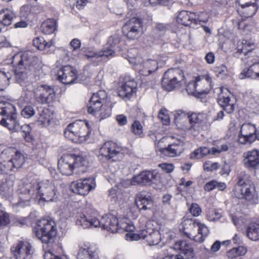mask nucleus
<instances>
[{"instance_id": "1", "label": "nucleus", "mask_w": 259, "mask_h": 259, "mask_svg": "<svg viewBox=\"0 0 259 259\" xmlns=\"http://www.w3.org/2000/svg\"><path fill=\"white\" fill-rule=\"evenodd\" d=\"M36 194L40 199L47 202L56 201L59 193L54 184L49 180L33 181L23 188L19 196V201L13 203L16 206L24 207L29 205L31 197Z\"/></svg>"}, {"instance_id": "2", "label": "nucleus", "mask_w": 259, "mask_h": 259, "mask_svg": "<svg viewBox=\"0 0 259 259\" xmlns=\"http://www.w3.org/2000/svg\"><path fill=\"white\" fill-rule=\"evenodd\" d=\"M76 223L77 225L80 226L84 229L101 227L102 229L112 233L117 232L119 229L117 218L110 214L103 215L100 220L95 216L80 214L76 220Z\"/></svg>"}, {"instance_id": "3", "label": "nucleus", "mask_w": 259, "mask_h": 259, "mask_svg": "<svg viewBox=\"0 0 259 259\" xmlns=\"http://www.w3.org/2000/svg\"><path fill=\"white\" fill-rule=\"evenodd\" d=\"M238 190L234 191V195L239 199H244L249 204L258 203V197L254 185L248 180V176L241 173L238 178Z\"/></svg>"}, {"instance_id": "4", "label": "nucleus", "mask_w": 259, "mask_h": 259, "mask_svg": "<svg viewBox=\"0 0 259 259\" xmlns=\"http://www.w3.org/2000/svg\"><path fill=\"white\" fill-rule=\"evenodd\" d=\"M34 233L35 236L43 243L50 246L54 242L57 234L56 223L52 220L41 219L38 221Z\"/></svg>"}, {"instance_id": "5", "label": "nucleus", "mask_w": 259, "mask_h": 259, "mask_svg": "<svg viewBox=\"0 0 259 259\" xmlns=\"http://www.w3.org/2000/svg\"><path fill=\"white\" fill-rule=\"evenodd\" d=\"M90 133L88 123L82 120H76L70 123L64 132L66 138L77 143H82L87 141Z\"/></svg>"}, {"instance_id": "6", "label": "nucleus", "mask_w": 259, "mask_h": 259, "mask_svg": "<svg viewBox=\"0 0 259 259\" xmlns=\"http://www.w3.org/2000/svg\"><path fill=\"white\" fill-rule=\"evenodd\" d=\"M107 93L104 91H99L94 94L88 104L89 113L96 115L98 113L101 119L109 117L111 113V109L106 108L105 105L107 100Z\"/></svg>"}, {"instance_id": "7", "label": "nucleus", "mask_w": 259, "mask_h": 259, "mask_svg": "<svg viewBox=\"0 0 259 259\" xmlns=\"http://www.w3.org/2000/svg\"><path fill=\"white\" fill-rule=\"evenodd\" d=\"M183 71L179 68H170L163 74L161 84L164 89L171 91L185 83Z\"/></svg>"}, {"instance_id": "8", "label": "nucleus", "mask_w": 259, "mask_h": 259, "mask_svg": "<svg viewBox=\"0 0 259 259\" xmlns=\"http://www.w3.org/2000/svg\"><path fill=\"white\" fill-rule=\"evenodd\" d=\"M32 90L35 101L39 104H51L56 99V92L53 86L37 84Z\"/></svg>"}, {"instance_id": "9", "label": "nucleus", "mask_w": 259, "mask_h": 259, "mask_svg": "<svg viewBox=\"0 0 259 259\" xmlns=\"http://www.w3.org/2000/svg\"><path fill=\"white\" fill-rule=\"evenodd\" d=\"M36 60L32 52H25L15 54L12 58V64L17 69L29 70L34 65Z\"/></svg>"}, {"instance_id": "10", "label": "nucleus", "mask_w": 259, "mask_h": 259, "mask_svg": "<svg viewBox=\"0 0 259 259\" xmlns=\"http://www.w3.org/2000/svg\"><path fill=\"white\" fill-rule=\"evenodd\" d=\"M238 3L244 10L243 15H241V18L232 19V21L234 26L238 29L241 27V23L244 20V18H248L252 16L257 11V7L255 3V0H236Z\"/></svg>"}, {"instance_id": "11", "label": "nucleus", "mask_w": 259, "mask_h": 259, "mask_svg": "<svg viewBox=\"0 0 259 259\" xmlns=\"http://www.w3.org/2000/svg\"><path fill=\"white\" fill-rule=\"evenodd\" d=\"M143 22L140 18L130 19L123 26L122 32L130 39H135L140 36L142 30Z\"/></svg>"}, {"instance_id": "12", "label": "nucleus", "mask_w": 259, "mask_h": 259, "mask_svg": "<svg viewBox=\"0 0 259 259\" xmlns=\"http://www.w3.org/2000/svg\"><path fill=\"white\" fill-rule=\"evenodd\" d=\"M95 187L96 183L94 178L79 180L72 182L70 185V188L73 193L83 196L87 195L90 191L94 189Z\"/></svg>"}, {"instance_id": "13", "label": "nucleus", "mask_w": 259, "mask_h": 259, "mask_svg": "<svg viewBox=\"0 0 259 259\" xmlns=\"http://www.w3.org/2000/svg\"><path fill=\"white\" fill-rule=\"evenodd\" d=\"M16 259H30L33 252L32 245L27 241H19L11 248Z\"/></svg>"}, {"instance_id": "14", "label": "nucleus", "mask_w": 259, "mask_h": 259, "mask_svg": "<svg viewBox=\"0 0 259 259\" xmlns=\"http://www.w3.org/2000/svg\"><path fill=\"white\" fill-rule=\"evenodd\" d=\"M256 131L253 124L250 123L243 124L238 136V142L242 145L251 144L254 142Z\"/></svg>"}, {"instance_id": "15", "label": "nucleus", "mask_w": 259, "mask_h": 259, "mask_svg": "<svg viewBox=\"0 0 259 259\" xmlns=\"http://www.w3.org/2000/svg\"><path fill=\"white\" fill-rule=\"evenodd\" d=\"M57 78L62 83L70 84L75 82L77 80V71L70 65L63 66L57 74Z\"/></svg>"}, {"instance_id": "16", "label": "nucleus", "mask_w": 259, "mask_h": 259, "mask_svg": "<svg viewBox=\"0 0 259 259\" xmlns=\"http://www.w3.org/2000/svg\"><path fill=\"white\" fill-rule=\"evenodd\" d=\"M121 150V147L118 146L116 143L107 141L100 148L99 157L104 158L106 160L115 161L113 158L118 155Z\"/></svg>"}, {"instance_id": "17", "label": "nucleus", "mask_w": 259, "mask_h": 259, "mask_svg": "<svg viewBox=\"0 0 259 259\" xmlns=\"http://www.w3.org/2000/svg\"><path fill=\"white\" fill-rule=\"evenodd\" d=\"M184 142L181 140H177L169 144L167 147L161 148L159 151L164 156L174 157L180 156L184 151Z\"/></svg>"}, {"instance_id": "18", "label": "nucleus", "mask_w": 259, "mask_h": 259, "mask_svg": "<svg viewBox=\"0 0 259 259\" xmlns=\"http://www.w3.org/2000/svg\"><path fill=\"white\" fill-rule=\"evenodd\" d=\"M187 223H188L189 225H192L194 227H197L198 234V235H200V236L199 237L197 236H193L192 239L196 242L199 243L202 242L209 234L208 228L204 224L201 223L197 220H188ZM185 224H186V222H185ZM185 234L188 238H192V236L190 235V233L185 232Z\"/></svg>"}, {"instance_id": "19", "label": "nucleus", "mask_w": 259, "mask_h": 259, "mask_svg": "<svg viewBox=\"0 0 259 259\" xmlns=\"http://www.w3.org/2000/svg\"><path fill=\"white\" fill-rule=\"evenodd\" d=\"M158 174L155 170L143 171L139 175L134 176L131 180L132 185H140L145 186L149 185L157 178Z\"/></svg>"}, {"instance_id": "20", "label": "nucleus", "mask_w": 259, "mask_h": 259, "mask_svg": "<svg viewBox=\"0 0 259 259\" xmlns=\"http://www.w3.org/2000/svg\"><path fill=\"white\" fill-rule=\"evenodd\" d=\"M243 164L249 168L256 169L259 167V150L254 149L243 153Z\"/></svg>"}, {"instance_id": "21", "label": "nucleus", "mask_w": 259, "mask_h": 259, "mask_svg": "<svg viewBox=\"0 0 259 259\" xmlns=\"http://www.w3.org/2000/svg\"><path fill=\"white\" fill-rule=\"evenodd\" d=\"M74 160L70 154L63 155L58 162V167L63 175L70 176L74 169Z\"/></svg>"}, {"instance_id": "22", "label": "nucleus", "mask_w": 259, "mask_h": 259, "mask_svg": "<svg viewBox=\"0 0 259 259\" xmlns=\"http://www.w3.org/2000/svg\"><path fill=\"white\" fill-rule=\"evenodd\" d=\"M120 42V37L119 35L114 34L110 36L103 48L105 57H113L116 51H120L121 49L119 45Z\"/></svg>"}, {"instance_id": "23", "label": "nucleus", "mask_w": 259, "mask_h": 259, "mask_svg": "<svg viewBox=\"0 0 259 259\" xmlns=\"http://www.w3.org/2000/svg\"><path fill=\"white\" fill-rule=\"evenodd\" d=\"M137 86V82L133 79L125 81L118 89L119 97L124 100H129L133 94L136 92Z\"/></svg>"}, {"instance_id": "24", "label": "nucleus", "mask_w": 259, "mask_h": 259, "mask_svg": "<svg viewBox=\"0 0 259 259\" xmlns=\"http://www.w3.org/2000/svg\"><path fill=\"white\" fill-rule=\"evenodd\" d=\"M77 259H99L98 249L96 246L90 245H84L79 248Z\"/></svg>"}, {"instance_id": "25", "label": "nucleus", "mask_w": 259, "mask_h": 259, "mask_svg": "<svg viewBox=\"0 0 259 259\" xmlns=\"http://www.w3.org/2000/svg\"><path fill=\"white\" fill-rule=\"evenodd\" d=\"M135 202L139 210H147L150 209L152 205V200L151 196L145 192H140L136 195Z\"/></svg>"}, {"instance_id": "26", "label": "nucleus", "mask_w": 259, "mask_h": 259, "mask_svg": "<svg viewBox=\"0 0 259 259\" xmlns=\"http://www.w3.org/2000/svg\"><path fill=\"white\" fill-rule=\"evenodd\" d=\"M12 150L5 149L0 154V173L1 174H9L10 170L7 171V166L12 160Z\"/></svg>"}, {"instance_id": "27", "label": "nucleus", "mask_w": 259, "mask_h": 259, "mask_svg": "<svg viewBox=\"0 0 259 259\" xmlns=\"http://www.w3.org/2000/svg\"><path fill=\"white\" fill-rule=\"evenodd\" d=\"M174 248L180 250L188 258H193L195 255L193 248L186 241H178L174 245Z\"/></svg>"}, {"instance_id": "28", "label": "nucleus", "mask_w": 259, "mask_h": 259, "mask_svg": "<svg viewBox=\"0 0 259 259\" xmlns=\"http://www.w3.org/2000/svg\"><path fill=\"white\" fill-rule=\"evenodd\" d=\"M2 125L8 128L10 131L18 132L20 129L18 114L6 117L2 120Z\"/></svg>"}, {"instance_id": "29", "label": "nucleus", "mask_w": 259, "mask_h": 259, "mask_svg": "<svg viewBox=\"0 0 259 259\" xmlns=\"http://www.w3.org/2000/svg\"><path fill=\"white\" fill-rule=\"evenodd\" d=\"M194 14L186 11H182L179 12L177 17V21L178 23L184 26L192 27L193 25V20H195Z\"/></svg>"}, {"instance_id": "30", "label": "nucleus", "mask_w": 259, "mask_h": 259, "mask_svg": "<svg viewBox=\"0 0 259 259\" xmlns=\"http://www.w3.org/2000/svg\"><path fill=\"white\" fill-rule=\"evenodd\" d=\"M51 118V114L48 108L40 107L38 109L37 123L42 127L48 126Z\"/></svg>"}, {"instance_id": "31", "label": "nucleus", "mask_w": 259, "mask_h": 259, "mask_svg": "<svg viewBox=\"0 0 259 259\" xmlns=\"http://www.w3.org/2000/svg\"><path fill=\"white\" fill-rule=\"evenodd\" d=\"M11 157L12 160L7 166V171L10 170V173L15 169L20 168L24 163V157L19 152H16L15 155Z\"/></svg>"}, {"instance_id": "32", "label": "nucleus", "mask_w": 259, "mask_h": 259, "mask_svg": "<svg viewBox=\"0 0 259 259\" xmlns=\"http://www.w3.org/2000/svg\"><path fill=\"white\" fill-rule=\"evenodd\" d=\"M201 81V77L197 76L195 78L194 81H191L189 82L186 87V91L188 94L193 95L194 94H203L207 93L202 89L200 88L198 82Z\"/></svg>"}, {"instance_id": "33", "label": "nucleus", "mask_w": 259, "mask_h": 259, "mask_svg": "<svg viewBox=\"0 0 259 259\" xmlns=\"http://www.w3.org/2000/svg\"><path fill=\"white\" fill-rule=\"evenodd\" d=\"M246 236L252 241L259 240V224L255 222L249 223L246 228Z\"/></svg>"}, {"instance_id": "34", "label": "nucleus", "mask_w": 259, "mask_h": 259, "mask_svg": "<svg viewBox=\"0 0 259 259\" xmlns=\"http://www.w3.org/2000/svg\"><path fill=\"white\" fill-rule=\"evenodd\" d=\"M0 111L5 118L17 114L15 106L7 101L0 102Z\"/></svg>"}, {"instance_id": "35", "label": "nucleus", "mask_w": 259, "mask_h": 259, "mask_svg": "<svg viewBox=\"0 0 259 259\" xmlns=\"http://www.w3.org/2000/svg\"><path fill=\"white\" fill-rule=\"evenodd\" d=\"M143 70L140 68V71L143 75H149L158 68V63L155 60L148 59L144 61L143 63Z\"/></svg>"}, {"instance_id": "36", "label": "nucleus", "mask_w": 259, "mask_h": 259, "mask_svg": "<svg viewBox=\"0 0 259 259\" xmlns=\"http://www.w3.org/2000/svg\"><path fill=\"white\" fill-rule=\"evenodd\" d=\"M73 158L74 161V169L76 168H82L81 171H84L88 166L89 162L87 158L83 156L82 153L70 154Z\"/></svg>"}, {"instance_id": "37", "label": "nucleus", "mask_w": 259, "mask_h": 259, "mask_svg": "<svg viewBox=\"0 0 259 259\" xmlns=\"http://www.w3.org/2000/svg\"><path fill=\"white\" fill-rule=\"evenodd\" d=\"M218 103L222 108L223 110L228 114H231L233 112L235 107L234 104L231 103L230 98L220 96L218 101Z\"/></svg>"}, {"instance_id": "38", "label": "nucleus", "mask_w": 259, "mask_h": 259, "mask_svg": "<svg viewBox=\"0 0 259 259\" xmlns=\"http://www.w3.org/2000/svg\"><path fill=\"white\" fill-rule=\"evenodd\" d=\"M13 191V182L5 179L0 183V194L7 197L10 196Z\"/></svg>"}, {"instance_id": "39", "label": "nucleus", "mask_w": 259, "mask_h": 259, "mask_svg": "<svg viewBox=\"0 0 259 259\" xmlns=\"http://www.w3.org/2000/svg\"><path fill=\"white\" fill-rule=\"evenodd\" d=\"M15 17L14 13L8 9H3L0 11V22L4 25H10Z\"/></svg>"}, {"instance_id": "40", "label": "nucleus", "mask_w": 259, "mask_h": 259, "mask_svg": "<svg viewBox=\"0 0 259 259\" xmlns=\"http://www.w3.org/2000/svg\"><path fill=\"white\" fill-rule=\"evenodd\" d=\"M257 71L254 64H252L248 68L242 70L239 75V78L240 79L247 78L255 79V75Z\"/></svg>"}, {"instance_id": "41", "label": "nucleus", "mask_w": 259, "mask_h": 259, "mask_svg": "<svg viewBox=\"0 0 259 259\" xmlns=\"http://www.w3.org/2000/svg\"><path fill=\"white\" fill-rule=\"evenodd\" d=\"M226 188V185L223 182H219L216 180H211L206 183L204 189L205 191L209 192L215 189H218L219 191H223Z\"/></svg>"}, {"instance_id": "42", "label": "nucleus", "mask_w": 259, "mask_h": 259, "mask_svg": "<svg viewBox=\"0 0 259 259\" xmlns=\"http://www.w3.org/2000/svg\"><path fill=\"white\" fill-rule=\"evenodd\" d=\"M247 249L242 246L234 247L227 252L226 255L230 259H233L240 256L245 255L247 252Z\"/></svg>"}, {"instance_id": "43", "label": "nucleus", "mask_w": 259, "mask_h": 259, "mask_svg": "<svg viewBox=\"0 0 259 259\" xmlns=\"http://www.w3.org/2000/svg\"><path fill=\"white\" fill-rule=\"evenodd\" d=\"M33 45L39 50H44L47 48H50L53 46L52 40L46 42L42 37H37L33 40Z\"/></svg>"}, {"instance_id": "44", "label": "nucleus", "mask_w": 259, "mask_h": 259, "mask_svg": "<svg viewBox=\"0 0 259 259\" xmlns=\"http://www.w3.org/2000/svg\"><path fill=\"white\" fill-rule=\"evenodd\" d=\"M161 235L158 231L152 230V231L148 232L146 241L150 245H154L158 244L160 242Z\"/></svg>"}, {"instance_id": "45", "label": "nucleus", "mask_w": 259, "mask_h": 259, "mask_svg": "<svg viewBox=\"0 0 259 259\" xmlns=\"http://www.w3.org/2000/svg\"><path fill=\"white\" fill-rule=\"evenodd\" d=\"M253 44L246 40L243 39L241 42V46H238L236 53H243L244 55L251 52L253 50Z\"/></svg>"}, {"instance_id": "46", "label": "nucleus", "mask_w": 259, "mask_h": 259, "mask_svg": "<svg viewBox=\"0 0 259 259\" xmlns=\"http://www.w3.org/2000/svg\"><path fill=\"white\" fill-rule=\"evenodd\" d=\"M206 118V115L203 113H193L187 116L191 127H193L195 124L201 123Z\"/></svg>"}, {"instance_id": "47", "label": "nucleus", "mask_w": 259, "mask_h": 259, "mask_svg": "<svg viewBox=\"0 0 259 259\" xmlns=\"http://www.w3.org/2000/svg\"><path fill=\"white\" fill-rule=\"evenodd\" d=\"M195 20H193V25H195L198 24L206 23L208 21V16L207 14L204 12L199 13H193Z\"/></svg>"}, {"instance_id": "48", "label": "nucleus", "mask_w": 259, "mask_h": 259, "mask_svg": "<svg viewBox=\"0 0 259 259\" xmlns=\"http://www.w3.org/2000/svg\"><path fill=\"white\" fill-rule=\"evenodd\" d=\"M41 29L42 32L47 34L53 33L55 29V22L51 20H48L44 22L42 26Z\"/></svg>"}, {"instance_id": "49", "label": "nucleus", "mask_w": 259, "mask_h": 259, "mask_svg": "<svg viewBox=\"0 0 259 259\" xmlns=\"http://www.w3.org/2000/svg\"><path fill=\"white\" fill-rule=\"evenodd\" d=\"M221 217V215L215 209L210 208L206 211V219L209 221H217Z\"/></svg>"}, {"instance_id": "50", "label": "nucleus", "mask_w": 259, "mask_h": 259, "mask_svg": "<svg viewBox=\"0 0 259 259\" xmlns=\"http://www.w3.org/2000/svg\"><path fill=\"white\" fill-rule=\"evenodd\" d=\"M216 76L221 79H224L228 75V70L226 66L222 65L214 68Z\"/></svg>"}, {"instance_id": "51", "label": "nucleus", "mask_w": 259, "mask_h": 259, "mask_svg": "<svg viewBox=\"0 0 259 259\" xmlns=\"http://www.w3.org/2000/svg\"><path fill=\"white\" fill-rule=\"evenodd\" d=\"M35 114L34 108L30 105L26 106L21 111V115L24 118H29Z\"/></svg>"}, {"instance_id": "52", "label": "nucleus", "mask_w": 259, "mask_h": 259, "mask_svg": "<svg viewBox=\"0 0 259 259\" xmlns=\"http://www.w3.org/2000/svg\"><path fill=\"white\" fill-rule=\"evenodd\" d=\"M158 118L164 125H167L169 122V116L167 114V111L165 109H161L158 113Z\"/></svg>"}, {"instance_id": "53", "label": "nucleus", "mask_w": 259, "mask_h": 259, "mask_svg": "<svg viewBox=\"0 0 259 259\" xmlns=\"http://www.w3.org/2000/svg\"><path fill=\"white\" fill-rule=\"evenodd\" d=\"M149 231L147 230H143L140 231L138 233L132 234L131 235V239L133 240H138L141 239H147Z\"/></svg>"}, {"instance_id": "54", "label": "nucleus", "mask_w": 259, "mask_h": 259, "mask_svg": "<svg viewBox=\"0 0 259 259\" xmlns=\"http://www.w3.org/2000/svg\"><path fill=\"white\" fill-rule=\"evenodd\" d=\"M85 57L88 58H100L102 57H105V54L104 52L103 49L99 52H95L92 51H89L87 52L85 54Z\"/></svg>"}, {"instance_id": "55", "label": "nucleus", "mask_w": 259, "mask_h": 259, "mask_svg": "<svg viewBox=\"0 0 259 259\" xmlns=\"http://www.w3.org/2000/svg\"><path fill=\"white\" fill-rule=\"evenodd\" d=\"M219 167V165L218 162H214L211 163L209 161L205 162L203 164V168L205 170L208 171H211L213 170H216Z\"/></svg>"}, {"instance_id": "56", "label": "nucleus", "mask_w": 259, "mask_h": 259, "mask_svg": "<svg viewBox=\"0 0 259 259\" xmlns=\"http://www.w3.org/2000/svg\"><path fill=\"white\" fill-rule=\"evenodd\" d=\"M190 212L194 217L199 216L201 213V209L199 205L195 203H192L189 208Z\"/></svg>"}, {"instance_id": "57", "label": "nucleus", "mask_w": 259, "mask_h": 259, "mask_svg": "<svg viewBox=\"0 0 259 259\" xmlns=\"http://www.w3.org/2000/svg\"><path fill=\"white\" fill-rule=\"evenodd\" d=\"M132 130L135 134L141 135L143 132L142 126L138 121H135L132 126Z\"/></svg>"}, {"instance_id": "58", "label": "nucleus", "mask_w": 259, "mask_h": 259, "mask_svg": "<svg viewBox=\"0 0 259 259\" xmlns=\"http://www.w3.org/2000/svg\"><path fill=\"white\" fill-rule=\"evenodd\" d=\"M118 231H124L125 232H132L135 230V227L132 224L122 223L120 227H119Z\"/></svg>"}, {"instance_id": "59", "label": "nucleus", "mask_w": 259, "mask_h": 259, "mask_svg": "<svg viewBox=\"0 0 259 259\" xmlns=\"http://www.w3.org/2000/svg\"><path fill=\"white\" fill-rule=\"evenodd\" d=\"M171 28V26L169 24L157 23L155 26V29L160 32H165Z\"/></svg>"}, {"instance_id": "60", "label": "nucleus", "mask_w": 259, "mask_h": 259, "mask_svg": "<svg viewBox=\"0 0 259 259\" xmlns=\"http://www.w3.org/2000/svg\"><path fill=\"white\" fill-rule=\"evenodd\" d=\"M159 166L164 171L167 173H169L172 171L174 168L172 164L166 163L160 164Z\"/></svg>"}, {"instance_id": "61", "label": "nucleus", "mask_w": 259, "mask_h": 259, "mask_svg": "<svg viewBox=\"0 0 259 259\" xmlns=\"http://www.w3.org/2000/svg\"><path fill=\"white\" fill-rule=\"evenodd\" d=\"M204 156L202 155L199 148L195 150L190 155V158L191 159H199L203 158Z\"/></svg>"}, {"instance_id": "62", "label": "nucleus", "mask_w": 259, "mask_h": 259, "mask_svg": "<svg viewBox=\"0 0 259 259\" xmlns=\"http://www.w3.org/2000/svg\"><path fill=\"white\" fill-rule=\"evenodd\" d=\"M171 0H149L150 4L155 6L157 5H167Z\"/></svg>"}, {"instance_id": "63", "label": "nucleus", "mask_w": 259, "mask_h": 259, "mask_svg": "<svg viewBox=\"0 0 259 259\" xmlns=\"http://www.w3.org/2000/svg\"><path fill=\"white\" fill-rule=\"evenodd\" d=\"M71 47L73 50H76L80 48L81 46L80 40L77 38L73 39L70 42Z\"/></svg>"}, {"instance_id": "64", "label": "nucleus", "mask_w": 259, "mask_h": 259, "mask_svg": "<svg viewBox=\"0 0 259 259\" xmlns=\"http://www.w3.org/2000/svg\"><path fill=\"white\" fill-rule=\"evenodd\" d=\"M116 120L120 125H124L127 123L126 117L123 115H118L116 116Z\"/></svg>"}]
</instances>
